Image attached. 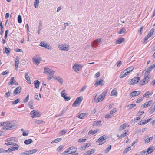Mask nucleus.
Returning a JSON list of instances; mask_svg holds the SVG:
<instances>
[{
	"label": "nucleus",
	"instance_id": "59",
	"mask_svg": "<svg viewBox=\"0 0 155 155\" xmlns=\"http://www.w3.org/2000/svg\"><path fill=\"white\" fill-rule=\"evenodd\" d=\"M103 98L101 96H99L97 98V102H100L103 100Z\"/></svg>",
	"mask_w": 155,
	"mask_h": 155
},
{
	"label": "nucleus",
	"instance_id": "53",
	"mask_svg": "<svg viewBox=\"0 0 155 155\" xmlns=\"http://www.w3.org/2000/svg\"><path fill=\"white\" fill-rule=\"evenodd\" d=\"M29 98V94H28L26 98L23 100L24 102V103H25L27 102L28 101Z\"/></svg>",
	"mask_w": 155,
	"mask_h": 155
},
{
	"label": "nucleus",
	"instance_id": "23",
	"mask_svg": "<svg viewBox=\"0 0 155 155\" xmlns=\"http://www.w3.org/2000/svg\"><path fill=\"white\" fill-rule=\"evenodd\" d=\"M124 39L122 38H121L118 39L116 41V44H119L122 43L124 42Z\"/></svg>",
	"mask_w": 155,
	"mask_h": 155
},
{
	"label": "nucleus",
	"instance_id": "21",
	"mask_svg": "<svg viewBox=\"0 0 155 155\" xmlns=\"http://www.w3.org/2000/svg\"><path fill=\"white\" fill-rule=\"evenodd\" d=\"M90 146V144L88 143L80 147V148L81 150H84L87 148L88 147Z\"/></svg>",
	"mask_w": 155,
	"mask_h": 155
},
{
	"label": "nucleus",
	"instance_id": "55",
	"mask_svg": "<svg viewBox=\"0 0 155 155\" xmlns=\"http://www.w3.org/2000/svg\"><path fill=\"white\" fill-rule=\"evenodd\" d=\"M113 117V115L110 114V113L109 114H107L106 115L105 118H111Z\"/></svg>",
	"mask_w": 155,
	"mask_h": 155
},
{
	"label": "nucleus",
	"instance_id": "3",
	"mask_svg": "<svg viewBox=\"0 0 155 155\" xmlns=\"http://www.w3.org/2000/svg\"><path fill=\"white\" fill-rule=\"evenodd\" d=\"M83 65L81 64L75 63L72 68L75 72H77L81 69Z\"/></svg>",
	"mask_w": 155,
	"mask_h": 155
},
{
	"label": "nucleus",
	"instance_id": "41",
	"mask_svg": "<svg viewBox=\"0 0 155 155\" xmlns=\"http://www.w3.org/2000/svg\"><path fill=\"white\" fill-rule=\"evenodd\" d=\"M62 140L61 138H57L54 140V141H53L51 143H57L58 142L60 141H61Z\"/></svg>",
	"mask_w": 155,
	"mask_h": 155
},
{
	"label": "nucleus",
	"instance_id": "39",
	"mask_svg": "<svg viewBox=\"0 0 155 155\" xmlns=\"http://www.w3.org/2000/svg\"><path fill=\"white\" fill-rule=\"evenodd\" d=\"M14 77H11V79L9 82V84H13L16 81L14 80Z\"/></svg>",
	"mask_w": 155,
	"mask_h": 155
},
{
	"label": "nucleus",
	"instance_id": "26",
	"mask_svg": "<svg viewBox=\"0 0 155 155\" xmlns=\"http://www.w3.org/2000/svg\"><path fill=\"white\" fill-rule=\"evenodd\" d=\"M147 151L148 154H150L153 151V147H150L148 148Z\"/></svg>",
	"mask_w": 155,
	"mask_h": 155
},
{
	"label": "nucleus",
	"instance_id": "29",
	"mask_svg": "<svg viewBox=\"0 0 155 155\" xmlns=\"http://www.w3.org/2000/svg\"><path fill=\"white\" fill-rule=\"evenodd\" d=\"M5 145H7V146H9L10 145H13V146H18V145L16 143L13 142H9L6 143H5Z\"/></svg>",
	"mask_w": 155,
	"mask_h": 155
},
{
	"label": "nucleus",
	"instance_id": "37",
	"mask_svg": "<svg viewBox=\"0 0 155 155\" xmlns=\"http://www.w3.org/2000/svg\"><path fill=\"white\" fill-rule=\"evenodd\" d=\"M39 0H35L34 3V6L35 8H38V6L39 4Z\"/></svg>",
	"mask_w": 155,
	"mask_h": 155
},
{
	"label": "nucleus",
	"instance_id": "25",
	"mask_svg": "<svg viewBox=\"0 0 155 155\" xmlns=\"http://www.w3.org/2000/svg\"><path fill=\"white\" fill-rule=\"evenodd\" d=\"M116 90V89H114L112 90L111 94V96H116L117 95V92Z\"/></svg>",
	"mask_w": 155,
	"mask_h": 155
},
{
	"label": "nucleus",
	"instance_id": "12",
	"mask_svg": "<svg viewBox=\"0 0 155 155\" xmlns=\"http://www.w3.org/2000/svg\"><path fill=\"white\" fill-rule=\"evenodd\" d=\"M140 93V91H134L131 92L130 94V97H134L137 96Z\"/></svg>",
	"mask_w": 155,
	"mask_h": 155
},
{
	"label": "nucleus",
	"instance_id": "60",
	"mask_svg": "<svg viewBox=\"0 0 155 155\" xmlns=\"http://www.w3.org/2000/svg\"><path fill=\"white\" fill-rule=\"evenodd\" d=\"M54 72H55V71H53V70L50 69V71H49L48 74H49L50 75L53 76V75L54 74Z\"/></svg>",
	"mask_w": 155,
	"mask_h": 155
},
{
	"label": "nucleus",
	"instance_id": "28",
	"mask_svg": "<svg viewBox=\"0 0 155 155\" xmlns=\"http://www.w3.org/2000/svg\"><path fill=\"white\" fill-rule=\"evenodd\" d=\"M15 60V67L17 68V69L19 63V59H18V57L16 56V57Z\"/></svg>",
	"mask_w": 155,
	"mask_h": 155
},
{
	"label": "nucleus",
	"instance_id": "64",
	"mask_svg": "<svg viewBox=\"0 0 155 155\" xmlns=\"http://www.w3.org/2000/svg\"><path fill=\"white\" fill-rule=\"evenodd\" d=\"M63 98L66 101H68L69 100H70L71 99L70 97H68L66 96L64 97Z\"/></svg>",
	"mask_w": 155,
	"mask_h": 155
},
{
	"label": "nucleus",
	"instance_id": "20",
	"mask_svg": "<svg viewBox=\"0 0 155 155\" xmlns=\"http://www.w3.org/2000/svg\"><path fill=\"white\" fill-rule=\"evenodd\" d=\"M34 84L35 87L36 88H38L40 84L39 81L38 80H35L34 81Z\"/></svg>",
	"mask_w": 155,
	"mask_h": 155
},
{
	"label": "nucleus",
	"instance_id": "35",
	"mask_svg": "<svg viewBox=\"0 0 155 155\" xmlns=\"http://www.w3.org/2000/svg\"><path fill=\"white\" fill-rule=\"evenodd\" d=\"M151 70V69L150 68V67L147 68L146 69V71L145 72V74L148 75H149L150 71Z\"/></svg>",
	"mask_w": 155,
	"mask_h": 155
},
{
	"label": "nucleus",
	"instance_id": "9",
	"mask_svg": "<svg viewBox=\"0 0 155 155\" xmlns=\"http://www.w3.org/2000/svg\"><path fill=\"white\" fill-rule=\"evenodd\" d=\"M33 60L35 63L37 65H38L41 60V58L40 57L36 55L33 58Z\"/></svg>",
	"mask_w": 155,
	"mask_h": 155
},
{
	"label": "nucleus",
	"instance_id": "30",
	"mask_svg": "<svg viewBox=\"0 0 155 155\" xmlns=\"http://www.w3.org/2000/svg\"><path fill=\"white\" fill-rule=\"evenodd\" d=\"M32 142L33 140L31 139H29L25 140L24 143L25 144L28 145L31 143Z\"/></svg>",
	"mask_w": 155,
	"mask_h": 155
},
{
	"label": "nucleus",
	"instance_id": "32",
	"mask_svg": "<svg viewBox=\"0 0 155 155\" xmlns=\"http://www.w3.org/2000/svg\"><path fill=\"white\" fill-rule=\"evenodd\" d=\"M25 78L26 80L28 81V82L31 84L30 78L28 76V72H26L25 74Z\"/></svg>",
	"mask_w": 155,
	"mask_h": 155
},
{
	"label": "nucleus",
	"instance_id": "2",
	"mask_svg": "<svg viewBox=\"0 0 155 155\" xmlns=\"http://www.w3.org/2000/svg\"><path fill=\"white\" fill-rule=\"evenodd\" d=\"M151 76L148 75H145L144 78L140 81V83L141 85H143L147 84L150 81Z\"/></svg>",
	"mask_w": 155,
	"mask_h": 155
},
{
	"label": "nucleus",
	"instance_id": "62",
	"mask_svg": "<svg viewBox=\"0 0 155 155\" xmlns=\"http://www.w3.org/2000/svg\"><path fill=\"white\" fill-rule=\"evenodd\" d=\"M8 152V150H5L2 149H0V153H5Z\"/></svg>",
	"mask_w": 155,
	"mask_h": 155
},
{
	"label": "nucleus",
	"instance_id": "50",
	"mask_svg": "<svg viewBox=\"0 0 155 155\" xmlns=\"http://www.w3.org/2000/svg\"><path fill=\"white\" fill-rule=\"evenodd\" d=\"M148 154L146 150L142 151L140 153V155H147Z\"/></svg>",
	"mask_w": 155,
	"mask_h": 155
},
{
	"label": "nucleus",
	"instance_id": "36",
	"mask_svg": "<svg viewBox=\"0 0 155 155\" xmlns=\"http://www.w3.org/2000/svg\"><path fill=\"white\" fill-rule=\"evenodd\" d=\"M101 123V121H94L93 123V126H97L100 125Z\"/></svg>",
	"mask_w": 155,
	"mask_h": 155
},
{
	"label": "nucleus",
	"instance_id": "5",
	"mask_svg": "<svg viewBox=\"0 0 155 155\" xmlns=\"http://www.w3.org/2000/svg\"><path fill=\"white\" fill-rule=\"evenodd\" d=\"M140 80V78L139 77L134 78L130 80L129 84L130 85H131L137 84L139 82Z\"/></svg>",
	"mask_w": 155,
	"mask_h": 155
},
{
	"label": "nucleus",
	"instance_id": "27",
	"mask_svg": "<svg viewBox=\"0 0 155 155\" xmlns=\"http://www.w3.org/2000/svg\"><path fill=\"white\" fill-rule=\"evenodd\" d=\"M136 106V105L135 104H131L128 105L127 106V108H128V109H131L135 107Z\"/></svg>",
	"mask_w": 155,
	"mask_h": 155
},
{
	"label": "nucleus",
	"instance_id": "48",
	"mask_svg": "<svg viewBox=\"0 0 155 155\" xmlns=\"http://www.w3.org/2000/svg\"><path fill=\"white\" fill-rule=\"evenodd\" d=\"M44 70L45 71L44 72V73L48 74L50 69L48 68L45 67L44 68Z\"/></svg>",
	"mask_w": 155,
	"mask_h": 155
},
{
	"label": "nucleus",
	"instance_id": "13",
	"mask_svg": "<svg viewBox=\"0 0 155 155\" xmlns=\"http://www.w3.org/2000/svg\"><path fill=\"white\" fill-rule=\"evenodd\" d=\"M54 79L57 80L60 83V84L62 85L63 84L64 81L62 78L60 76H57L56 77L54 78Z\"/></svg>",
	"mask_w": 155,
	"mask_h": 155
},
{
	"label": "nucleus",
	"instance_id": "43",
	"mask_svg": "<svg viewBox=\"0 0 155 155\" xmlns=\"http://www.w3.org/2000/svg\"><path fill=\"white\" fill-rule=\"evenodd\" d=\"M38 151V150L36 149H33L30 151H29V154H32Z\"/></svg>",
	"mask_w": 155,
	"mask_h": 155
},
{
	"label": "nucleus",
	"instance_id": "33",
	"mask_svg": "<svg viewBox=\"0 0 155 155\" xmlns=\"http://www.w3.org/2000/svg\"><path fill=\"white\" fill-rule=\"evenodd\" d=\"M103 138H102L101 137H100L97 141V142L99 143V145H101L104 143V142H102L104 140L103 139H102Z\"/></svg>",
	"mask_w": 155,
	"mask_h": 155
},
{
	"label": "nucleus",
	"instance_id": "63",
	"mask_svg": "<svg viewBox=\"0 0 155 155\" xmlns=\"http://www.w3.org/2000/svg\"><path fill=\"white\" fill-rule=\"evenodd\" d=\"M63 147L62 145L60 146L57 148V150L59 152H60V151L62 149Z\"/></svg>",
	"mask_w": 155,
	"mask_h": 155
},
{
	"label": "nucleus",
	"instance_id": "11",
	"mask_svg": "<svg viewBox=\"0 0 155 155\" xmlns=\"http://www.w3.org/2000/svg\"><path fill=\"white\" fill-rule=\"evenodd\" d=\"M21 87L20 86H18L14 91L13 92L14 95L15 96L19 94L21 92Z\"/></svg>",
	"mask_w": 155,
	"mask_h": 155
},
{
	"label": "nucleus",
	"instance_id": "46",
	"mask_svg": "<svg viewBox=\"0 0 155 155\" xmlns=\"http://www.w3.org/2000/svg\"><path fill=\"white\" fill-rule=\"evenodd\" d=\"M18 21L19 23H21L22 22V19L21 16L20 15H18Z\"/></svg>",
	"mask_w": 155,
	"mask_h": 155
},
{
	"label": "nucleus",
	"instance_id": "42",
	"mask_svg": "<svg viewBox=\"0 0 155 155\" xmlns=\"http://www.w3.org/2000/svg\"><path fill=\"white\" fill-rule=\"evenodd\" d=\"M126 70L129 72V73L132 71L134 69V67L133 66H131L127 68Z\"/></svg>",
	"mask_w": 155,
	"mask_h": 155
},
{
	"label": "nucleus",
	"instance_id": "49",
	"mask_svg": "<svg viewBox=\"0 0 155 155\" xmlns=\"http://www.w3.org/2000/svg\"><path fill=\"white\" fill-rule=\"evenodd\" d=\"M130 150H131V148H130V146L127 147L125 149V150L124 151V153H126L128 151Z\"/></svg>",
	"mask_w": 155,
	"mask_h": 155
},
{
	"label": "nucleus",
	"instance_id": "15",
	"mask_svg": "<svg viewBox=\"0 0 155 155\" xmlns=\"http://www.w3.org/2000/svg\"><path fill=\"white\" fill-rule=\"evenodd\" d=\"M125 69L124 71L120 75V78H123L125 77L126 75L129 74V72Z\"/></svg>",
	"mask_w": 155,
	"mask_h": 155
},
{
	"label": "nucleus",
	"instance_id": "58",
	"mask_svg": "<svg viewBox=\"0 0 155 155\" xmlns=\"http://www.w3.org/2000/svg\"><path fill=\"white\" fill-rule=\"evenodd\" d=\"M43 121L41 120H37L35 121V123L38 124H40L43 122Z\"/></svg>",
	"mask_w": 155,
	"mask_h": 155
},
{
	"label": "nucleus",
	"instance_id": "61",
	"mask_svg": "<svg viewBox=\"0 0 155 155\" xmlns=\"http://www.w3.org/2000/svg\"><path fill=\"white\" fill-rule=\"evenodd\" d=\"M86 139H80L78 140V142L79 143L84 142L86 140Z\"/></svg>",
	"mask_w": 155,
	"mask_h": 155
},
{
	"label": "nucleus",
	"instance_id": "52",
	"mask_svg": "<svg viewBox=\"0 0 155 155\" xmlns=\"http://www.w3.org/2000/svg\"><path fill=\"white\" fill-rule=\"evenodd\" d=\"M126 30L124 28H123L120 30V31L119 32V34H122L125 33L126 32Z\"/></svg>",
	"mask_w": 155,
	"mask_h": 155
},
{
	"label": "nucleus",
	"instance_id": "56",
	"mask_svg": "<svg viewBox=\"0 0 155 155\" xmlns=\"http://www.w3.org/2000/svg\"><path fill=\"white\" fill-rule=\"evenodd\" d=\"M143 97H140L138 98L136 101V103H139L143 100Z\"/></svg>",
	"mask_w": 155,
	"mask_h": 155
},
{
	"label": "nucleus",
	"instance_id": "38",
	"mask_svg": "<svg viewBox=\"0 0 155 155\" xmlns=\"http://www.w3.org/2000/svg\"><path fill=\"white\" fill-rule=\"evenodd\" d=\"M112 146L111 145H109L108 147L104 150V152L106 153H108L110 150L111 149Z\"/></svg>",
	"mask_w": 155,
	"mask_h": 155
},
{
	"label": "nucleus",
	"instance_id": "22",
	"mask_svg": "<svg viewBox=\"0 0 155 155\" xmlns=\"http://www.w3.org/2000/svg\"><path fill=\"white\" fill-rule=\"evenodd\" d=\"M102 41V40L101 39V38H99L94 41L93 42L95 45H97L98 44L101 42Z\"/></svg>",
	"mask_w": 155,
	"mask_h": 155
},
{
	"label": "nucleus",
	"instance_id": "14",
	"mask_svg": "<svg viewBox=\"0 0 155 155\" xmlns=\"http://www.w3.org/2000/svg\"><path fill=\"white\" fill-rule=\"evenodd\" d=\"M103 82L104 81L102 80H96L95 85L96 86H97V85H102L103 84Z\"/></svg>",
	"mask_w": 155,
	"mask_h": 155
},
{
	"label": "nucleus",
	"instance_id": "44",
	"mask_svg": "<svg viewBox=\"0 0 155 155\" xmlns=\"http://www.w3.org/2000/svg\"><path fill=\"white\" fill-rule=\"evenodd\" d=\"M34 102L32 101H30L29 102V104L30 106V108L31 109H33V104Z\"/></svg>",
	"mask_w": 155,
	"mask_h": 155
},
{
	"label": "nucleus",
	"instance_id": "4",
	"mask_svg": "<svg viewBox=\"0 0 155 155\" xmlns=\"http://www.w3.org/2000/svg\"><path fill=\"white\" fill-rule=\"evenodd\" d=\"M82 99L83 97L81 96L77 98L73 104L72 106L76 107L79 106L80 103L82 101Z\"/></svg>",
	"mask_w": 155,
	"mask_h": 155
},
{
	"label": "nucleus",
	"instance_id": "1",
	"mask_svg": "<svg viewBox=\"0 0 155 155\" xmlns=\"http://www.w3.org/2000/svg\"><path fill=\"white\" fill-rule=\"evenodd\" d=\"M13 121H9L6 126L4 127L3 129L5 130H11L17 127L16 125L13 124Z\"/></svg>",
	"mask_w": 155,
	"mask_h": 155
},
{
	"label": "nucleus",
	"instance_id": "51",
	"mask_svg": "<svg viewBox=\"0 0 155 155\" xmlns=\"http://www.w3.org/2000/svg\"><path fill=\"white\" fill-rule=\"evenodd\" d=\"M65 90H63L61 92V97H64L66 95V94L65 93Z\"/></svg>",
	"mask_w": 155,
	"mask_h": 155
},
{
	"label": "nucleus",
	"instance_id": "17",
	"mask_svg": "<svg viewBox=\"0 0 155 155\" xmlns=\"http://www.w3.org/2000/svg\"><path fill=\"white\" fill-rule=\"evenodd\" d=\"M95 150L92 149L91 150H88L84 153V155H91L93 154L95 151Z\"/></svg>",
	"mask_w": 155,
	"mask_h": 155
},
{
	"label": "nucleus",
	"instance_id": "8",
	"mask_svg": "<svg viewBox=\"0 0 155 155\" xmlns=\"http://www.w3.org/2000/svg\"><path fill=\"white\" fill-rule=\"evenodd\" d=\"M39 45L41 47H44L45 48L48 49H51V47L44 41H41L39 44Z\"/></svg>",
	"mask_w": 155,
	"mask_h": 155
},
{
	"label": "nucleus",
	"instance_id": "34",
	"mask_svg": "<svg viewBox=\"0 0 155 155\" xmlns=\"http://www.w3.org/2000/svg\"><path fill=\"white\" fill-rule=\"evenodd\" d=\"M71 147H74V148L72 150H71L72 151H70L69 152V153H68L69 154H71L72 153H74L75 152H76L77 150V148L76 147H75L72 146Z\"/></svg>",
	"mask_w": 155,
	"mask_h": 155
},
{
	"label": "nucleus",
	"instance_id": "57",
	"mask_svg": "<svg viewBox=\"0 0 155 155\" xmlns=\"http://www.w3.org/2000/svg\"><path fill=\"white\" fill-rule=\"evenodd\" d=\"M66 132V131L65 130H61L60 132V134L61 135H63L64 134H65Z\"/></svg>",
	"mask_w": 155,
	"mask_h": 155
},
{
	"label": "nucleus",
	"instance_id": "54",
	"mask_svg": "<svg viewBox=\"0 0 155 155\" xmlns=\"http://www.w3.org/2000/svg\"><path fill=\"white\" fill-rule=\"evenodd\" d=\"M117 111V109L116 108H114L110 112V114L113 115V114L115 113Z\"/></svg>",
	"mask_w": 155,
	"mask_h": 155
},
{
	"label": "nucleus",
	"instance_id": "19",
	"mask_svg": "<svg viewBox=\"0 0 155 155\" xmlns=\"http://www.w3.org/2000/svg\"><path fill=\"white\" fill-rule=\"evenodd\" d=\"M15 146L16 147H13L9 148L8 150V151L9 152H12V151L18 150L19 148L18 146Z\"/></svg>",
	"mask_w": 155,
	"mask_h": 155
},
{
	"label": "nucleus",
	"instance_id": "10",
	"mask_svg": "<svg viewBox=\"0 0 155 155\" xmlns=\"http://www.w3.org/2000/svg\"><path fill=\"white\" fill-rule=\"evenodd\" d=\"M154 31V28H152L150 31L149 33L147 35L146 37L144 39L145 41L147 40L148 38L153 35Z\"/></svg>",
	"mask_w": 155,
	"mask_h": 155
},
{
	"label": "nucleus",
	"instance_id": "47",
	"mask_svg": "<svg viewBox=\"0 0 155 155\" xmlns=\"http://www.w3.org/2000/svg\"><path fill=\"white\" fill-rule=\"evenodd\" d=\"M20 99H16L15 101H12V104L14 105L17 104L20 101Z\"/></svg>",
	"mask_w": 155,
	"mask_h": 155
},
{
	"label": "nucleus",
	"instance_id": "6",
	"mask_svg": "<svg viewBox=\"0 0 155 155\" xmlns=\"http://www.w3.org/2000/svg\"><path fill=\"white\" fill-rule=\"evenodd\" d=\"M30 115L33 118L36 117H39L40 116L39 112L35 110L31 111L30 113Z\"/></svg>",
	"mask_w": 155,
	"mask_h": 155
},
{
	"label": "nucleus",
	"instance_id": "18",
	"mask_svg": "<svg viewBox=\"0 0 155 155\" xmlns=\"http://www.w3.org/2000/svg\"><path fill=\"white\" fill-rule=\"evenodd\" d=\"M128 131L127 130H125L121 134L120 136L119 137V139H121L122 138L125 137L128 133Z\"/></svg>",
	"mask_w": 155,
	"mask_h": 155
},
{
	"label": "nucleus",
	"instance_id": "31",
	"mask_svg": "<svg viewBox=\"0 0 155 155\" xmlns=\"http://www.w3.org/2000/svg\"><path fill=\"white\" fill-rule=\"evenodd\" d=\"M73 148L74 149V147H70L68 148L67 150L64 151V152L62 153V155H67V153H69L70 152V150H72Z\"/></svg>",
	"mask_w": 155,
	"mask_h": 155
},
{
	"label": "nucleus",
	"instance_id": "45",
	"mask_svg": "<svg viewBox=\"0 0 155 155\" xmlns=\"http://www.w3.org/2000/svg\"><path fill=\"white\" fill-rule=\"evenodd\" d=\"M127 125L126 123L124 124L123 125L121 126L120 127V130H123L124 129H125Z\"/></svg>",
	"mask_w": 155,
	"mask_h": 155
},
{
	"label": "nucleus",
	"instance_id": "24",
	"mask_svg": "<svg viewBox=\"0 0 155 155\" xmlns=\"http://www.w3.org/2000/svg\"><path fill=\"white\" fill-rule=\"evenodd\" d=\"M151 101H150L148 102H147L143 104L142 106H143V108H146L148 107L150 105L151 103H150L151 102Z\"/></svg>",
	"mask_w": 155,
	"mask_h": 155
},
{
	"label": "nucleus",
	"instance_id": "40",
	"mask_svg": "<svg viewBox=\"0 0 155 155\" xmlns=\"http://www.w3.org/2000/svg\"><path fill=\"white\" fill-rule=\"evenodd\" d=\"M10 50V49L9 48H7L6 47H5V51H4V53H5L7 54V55H8L9 54L10 51L9 50Z\"/></svg>",
	"mask_w": 155,
	"mask_h": 155
},
{
	"label": "nucleus",
	"instance_id": "7",
	"mask_svg": "<svg viewBox=\"0 0 155 155\" xmlns=\"http://www.w3.org/2000/svg\"><path fill=\"white\" fill-rule=\"evenodd\" d=\"M58 48L62 50L67 51L69 50V46L67 44H64L61 45H59Z\"/></svg>",
	"mask_w": 155,
	"mask_h": 155
},
{
	"label": "nucleus",
	"instance_id": "16",
	"mask_svg": "<svg viewBox=\"0 0 155 155\" xmlns=\"http://www.w3.org/2000/svg\"><path fill=\"white\" fill-rule=\"evenodd\" d=\"M87 115V113H81L78 116V117L80 119L84 118L85 116Z\"/></svg>",
	"mask_w": 155,
	"mask_h": 155
}]
</instances>
